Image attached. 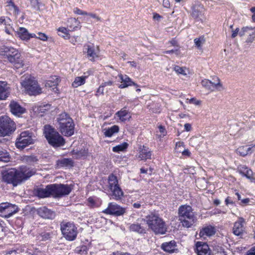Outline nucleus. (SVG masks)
I'll return each instance as SVG.
<instances>
[{
	"label": "nucleus",
	"instance_id": "42",
	"mask_svg": "<svg viewBox=\"0 0 255 255\" xmlns=\"http://www.w3.org/2000/svg\"><path fill=\"white\" fill-rule=\"evenodd\" d=\"M194 41L196 46L198 49H201L203 44L205 42V39L203 36H201L198 38H195Z\"/></svg>",
	"mask_w": 255,
	"mask_h": 255
},
{
	"label": "nucleus",
	"instance_id": "31",
	"mask_svg": "<svg viewBox=\"0 0 255 255\" xmlns=\"http://www.w3.org/2000/svg\"><path fill=\"white\" fill-rule=\"evenodd\" d=\"M53 235L52 231H43L39 233L36 237L39 241H46L50 240Z\"/></svg>",
	"mask_w": 255,
	"mask_h": 255
},
{
	"label": "nucleus",
	"instance_id": "43",
	"mask_svg": "<svg viewBox=\"0 0 255 255\" xmlns=\"http://www.w3.org/2000/svg\"><path fill=\"white\" fill-rule=\"evenodd\" d=\"M174 70L178 74H181L183 75H186L187 73L185 71V68L184 67H181L179 66L176 65L174 67Z\"/></svg>",
	"mask_w": 255,
	"mask_h": 255
},
{
	"label": "nucleus",
	"instance_id": "9",
	"mask_svg": "<svg viewBox=\"0 0 255 255\" xmlns=\"http://www.w3.org/2000/svg\"><path fill=\"white\" fill-rule=\"evenodd\" d=\"M108 183L113 199L116 200H121L124 196V192L118 184L117 177L113 174H110L108 177Z\"/></svg>",
	"mask_w": 255,
	"mask_h": 255
},
{
	"label": "nucleus",
	"instance_id": "48",
	"mask_svg": "<svg viewBox=\"0 0 255 255\" xmlns=\"http://www.w3.org/2000/svg\"><path fill=\"white\" fill-rule=\"evenodd\" d=\"M74 12L78 14V15H84L85 14H88V12L85 11H83L81 9H80L79 8L76 7L74 9Z\"/></svg>",
	"mask_w": 255,
	"mask_h": 255
},
{
	"label": "nucleus",
	"instance_id": "37",
	"mask_svg": "<svg viewBox=\"0 0 255 255\" xmlns=\"http://www.w3.org/2000/svg\"><path fill=\"white\" fill-rule=\"evenodd\" d=\"M10 159L9 153L4 149H0V161L7 162L10 160Z\"/></svg>",
	"mask_w": 255,
	"mask_h": 255
},
{
	"label": "nucleus",
	"instance_id": "4",
	"mask_svg": "<svg viewBox=\"0 0 255 255\" xmlns=\"http://www.w3.org/2000/svg\"><path fill=\"white\" fill-rule=\"evenodd\" d=\"M44 133L48 143L52 147H58L64 145L65 139L51 126L45 125Z\"/></svg>",
	"mask_w": 255,
	"mask_h": 255
},
{
	"label": "nucleus",
	"instance_id": "58",
	"mask_svg": "<svg viewBox=\"0 0 255 255\" xmlns=\"http://www.w3.org/2000/svg\"><path fill=\"white\" fill-rule=\"evenodd\" d=\"M0 23L1 24H3L4 25H6L8 22L6 21V20H5V17L4 16H1L0 17Z\"/></svg>",
	"mask_w": 255,
	"mask_h": 255
},
{
	"label": "nucleus",
	"instance_id": "40",
	"mask_svg": "<svg viewBox=\"0 0 255 255\" xmlns=\"http://www.w3.org/2000/svg\"><path fill=\"white\" fill-rule=\"evenodd\" d=\"M128 143L124 142L121 144H119L113 147V151L115 152H119L125 150L128 147Z\"/></svg>",
	"mask_w": 255,
	"mask_h": 255
},
{
	"label": "nucleus",
	"instance_id": "17",
	"mask_svg": "<svg viewBox=\"0 0 255 255\" xmlns=\"http://www.w3.org/2000/svg\"><path fill=\"white\" fill-rule=\"evenodd\" d=\"M245 220L243 217H239L235 222L233 228V234L237 236L243 235L245 231Z\"/></svg>",
	"mask_w": 255,
	"mask_h": 255
},
{
	"label": "nucleus",
	"instance_id": "45",
	"mask_svg": "<svg viewBox=\"0 0 255 255\" xmlns=\"http://www.w3.org/2000/svg\"><path fill=\"white\" fill-rule=\"evenodd\" d=\"M72 154L76 158L79 159L84 156V152L82 151L73 150Z\"/></svg>",
	"mask_w": 255,
	"mask_h": 255
},
{
	"label": "nucleus",
	"instance_id": "46",
	"mask_svg": "<svg viewBox=\"0 0 255 255\" xmlns=\"http://www.w3.org/2000/svg\"><path fill=\"white\" fill-rule=\"evenodd\" d=\"M37 34L38 35L37 36L38 39H39L44 41H46L47 40V36L45 33L42 32H38Z\"/></svg>",
	"mask_w": 255,
	"mask_h": 255
},
{
	"label": "nucleus",
	"instance_id": "12",
	"mask_svg": "<svg viewBox=\"0 0 255 255\" xmlns=\"http://www.w3.org/2000/svg\"><path fill=\"white\" fill-rule=\"evenodd\" d=\"M32 132L29 131L22 132L17 138L15 145L19 149H23L29 144L34 143V139L32 137Z\"/></svg>",
	"mask_w": 255,
	"mask_h": 255
},
{
	"label": "nucleus",
	"instance_id": "55",
	"mask_svg": "<svg viewBox=\"0 0 255 255\" xmlns=\"http://www.w3.org/2000/svg\"><path fill=\"white\" fill-rule=\"evenodd\" d=\"M182 153L183 155H185V156H190L191 155V152L188 149H184L182 152Z\"/></svg>",
	"mask_w": 255,
	"mask_h": 255
},
{
	"label": "nucleus",
	"instance_id": "59",
	"mask_svg": "<svg viewBox=\"0 0 255 255\" xmlns=\"http://www.w3.org/2000/svg\"><path fill=\"white\" fill-rule=\"evenodd\" d=\"M191 125L190 124L187 123L184 125V128L186 131H189L191 130Z\"/></svg>",
	"mask_w": 255,
	"mask_h": 255
},
{
	"label": "nucleus",
	"instance_id": "7",
	"mask_svg": "<svg viewBox=\"0 0 255 255\" xmlns=\"http://www.w3.org/2000/svg\"><path fill=\"white\" fill-rule=\"evenodd\" d=\"M4 52L8 61L12 63L15 68L19 69L23 66V59L17 49L12 47H5Z\"/></svg>",
	"mask_w": 255,
	"mask_h": 255
},
{
	"label": "nucleus",
	"instance_id": "6",
	"mask_svg": "<svg viewBox=\"0 0 255 255\" xmlns=\"http://www.w3.org/2000/svg\"><path fill=\"white\" fill-rule=\"evenodd\" d=\"M179 219L183 227H191L194 223L195 217L192 208L187 205H181L178 209Z\"/></svg>",
	"mask_w": 255,
	"mask_h": 255
},
{
	"label": "nucleus",
	"instance_id": "51",
	"mask_svg": "<svg viewBox=\"0 0 255 255\" xmlns=\"http://www.w3.org/2000/svg\"><path fill=\"white\" fill-rule=\"evenodd\" d=\"M225 204L227 206L229 205V204L231 205H234L235 202L233 201L232 199V198L231 197H227L225 199Z\"/></svg>",
	"mask_w": 255,
	"mask_h": 255
},
{
	"label": "nucleus",
	"instance_id": "29",
	"mask_svg": "<svg viewBox=\"0 0 255 255\" xmlns=\"http://www.w3.org/2000/svg\"><path fill=\"white\" fill-rule=\"evenodd\" d=\"M216 233L215 228L212 226H208L203 228L200 232L199 235L201 237L205 236H211L214 235Z\"/></svg>",
	"mask_w": 255,
	"mask_h": 255
},
{
	"label": "nucleus",
	"instance_id": "33",
	"mask_svg": "<svg viewBox=\"0 0 255 255\" xmlns=\"http://www.w3.org/2000/svg\"><path fill=\"white\" fill-rule=\"evenodd\" d=\"M59 81V79L57 76H55L47 81L45 86L47 87L52 88L54 90L55 89L57 90V86L58 85Z\"/></svg>",
	"mask_w": 255,
	"mask_h": 255
},
{
	"label": "nucleus",
	"instance_id": "26",
	"mask_svg": "<svg viewBox=\"0 0 255 255\" xmlns=\"http://www.w3.org/2000/svg\"><path fill=\"white\" fill-rule=\"evenodd\" d=\"M151 151L148 147L143 145L139 148L138 157L140 158L141 160H144L151 159Z\"/></svg>",
	"mask_w": 255,
	"mask_h": 255
},
{
	"label": "nucleus",
	"instance_id": "28",
	"mask_svg": "<svg viewBox=\"0 0 255 255\" xmlns=\"http://www.w3.org/2000/svg\"><path fill=\"white\" fill-rule=\"evenodd\" d=\"M252 148H250V145L240 146L236 149V152L240 156L245 157L248 155L252 154Z\"/></svg>",
	"mask_w": 255,
	"mask_h": 255
},
{
	"label": "nucleus",
	"instance_id": "52",
	"mask_svg": "<svg viewBox=\"0 0 255 255\" xmlns=\"http://www.w3.org/2000/svg\"><path fill=\"white\" fill-rule=\"evenodd\" d=\"M247 255H255V247H252L247 253Z\"/></svg>",
	"mask_w": 255,
	"mask_h": 255
},
{
	"label": "nucleus",
	"instance_id": "38",
	"mask_svg": "<svg viewBox=\"0 0 255 255\" xmlns=\"http://www.w3.org/2000/svg\"><path fill=\"white\" fill-rule=\"evenodd\" d=\"M86 78V76L76 77L74 82L72 83V86L74 88H77L84 85L85 83Z\"/></svg>",
	"mask_w": 255,
	"mask_h": 255
},
{
	"label": "nucleus",
	"instance_id": "60",
	"mask_svg": "<svg viewBox=\"0 0 255 255\" xmlns=\"http://www.w3.org/2000/svg\"><path fill=\"white\" fill-rule=\"evenodd\" d=\"M86 15H89L90 16V17H92V18H95V19H97L98 20H99L100 19V18L95 13H88V14H86Z\"/></svg>",
	"mask_w": 255,
	"mask_h": 255
},
{
	"label": "nucleus",
	"instance_id": "25",
	"mask_svg": "<svg viewBox=\"0 0 255 255\" xmlns=\"http://www.w3.org/2000/svg\"><path fill=\"white\" fill-rule=\"evenodd\" d=\"M115 115L118 117L122 122H126L129 121L131 118L130 113L127 110V107H125L121 110L116 113Z\"/></svg>",
	"mask_w": 255,
	"mask_h": 255
},
{
	"label": "nucleus",
	"instance_id": "5",
	"mask_svg": "<svg viewBox=\"0 0 255 255\" xmlns=\"http://www.w3.org/2000/svg\"><path fill=\"white\" fill-rule=\"evenodd\" d=\"M22 86L27 94L30 96H36L42 93V89L37 81L29 75H24L21 78Z\"/></svg>",
	"mask_w": 255,
	"mask_h": 255
},
{
	"label": "nucleus",
	"instance_id": "39",
	"mask_svg": "<svg viewBox=\"0 0 255 255\" xmlns=\"http://www.w3.org/2000/svg\"><path fill=\"white\" fill-rule=\"evenodd\" d=\"M22 160L30 165H33L38 161V159L34 155L25 156L23 157Z\"/></svg>",
	"mask_w": 255,
	"mask_h": 255
},
{
	"label": "nucleus",
	"instance_id": "63",
	"mask_svg": "<svg viewBox=\"0 0 255 255\" xmlns=\"http://www.w3.org/2000/svg\"><path fill=\"white\" fill-rule=\"evenodd\" d=\"M158 128H159V131L161 132V133H164L165 132H166V130H165V128H164V127H163L162 126L160 125L158 127Z\"/></svg>",
	"mask_w": 255,
	"mask_h": 255
},
{
	"label": "nucleus",
	"instance_id": "64",
	"mask_svg": "<svg viewBox=\"0 0 255 255\" xmlns=\"http://www.w3.org/2000/svg\"><path fill=\"white\" fill-rule=\"evenodd\" d=\"M161 18V16L159 14L155 13L153 15L154 19L159 20Z\"/></svg>",
	"mask_w": 255,
	"mask_h": 255
},
{
	"label": "nucleus",
	"instance_id": "41",
	"mask_svg": "<svg viewBox=\"0 0 255 255\" xmlns=\"http://www.w3.org/2000/svg\"><path fill=\"white\" fill-rule=\"evenodd\" d=\"M58 31L60 33L58 35L63 37L65 39H68L69 38V34L68 33V30L65 27H61L58 29Z\"/></svg>",
	"mask_w": 255,
	"mask_h": 255
},
{
	"label": "nucleus",
	"instance_id": "32",
	"mask_svg": "<svg viewBox=\"0 0 255 255\" xmlns=\"http://www.w3.org/2000/svg\"><path fill=\"white\" fill-rule=\"evenodd\" d=\"M119 127L117 125H114L111 128H105L104 135L106 137H110L112 136L115 133H118L119 131Z\"/></svg>",
	"mask_w": 255,
	"mask_h": 255
},
{
	"label": "nucleus",
	"instance_id": "57",
	"mask_svg": "<svg viewBox=\"0 0 255 255\" xmlns=\"http://www.w3.org/2000/svg\"><path fill=\"white\" fill-rule=\"evenodd\" d=\"M113 84V82L112 81H108L107 82H105L104 83H102V85L104 87L108 86H111Z\"/></svg>",
	"mask_w": 255,
	"mask_h": 255
},
{
	"label": "nucleus",
	"instance_id": "27",
	"mask_svg": "<svg viewBox=\"0 0 255 255\" xmlns=\"http://www.w3.org/2000/svg\"><path fill=\"white\" fill-rule=\"evenodd\" d=\"M9 95V91L7 83L0 81V100H5Z\"/></svg>",
	"mask_w": 255,
	"mask_h": 255
},
{
	"label": "nucleus",
	"instance_id": "30",
	"mask_svg": "<svg viewBox=\"0 0 255 255\" xmlns=\"http://www.w3.org/2000/svg\"><path fill=\"white\" fill-rule=\"evenodd\" d=\"M203 8L199 5H196L192 7L191 15L195 19L202 20Z\"/></svg>",
	"mask_w": 255,
	"mask_h": 255
},
{
	"label": "nucleus",
	"instance_id": "61",
	"mask_svg": "<svg viewBox=\"0 0 255 255\" xmlns=\"http://www.w3.org/2000/svg\"><path fill=\"white\" fill-rule=\"evenodd\" d=\"M104 87L102 85L101 86H100L99 87V88L98 89V90L97 91V93L101 94H103V93H104Z\"/></svg>",
	"mask_w": 255,
	"mask_h": 255
},
{
	"label": "nucleus",
	"instance_id": "62",
	"mask_svg": "<svg viewBox=\"0 0 255 255\" xmlns=\"http://www.w3.org/2000/svg\"><path fill=\"white\" fill-rule=\"evenodd\" d=\"M133 207L136 209H139L141 207V204L139 202H136L133 204Z\"/></svg>",
	"mask_w": 255,
	"mask_h": 255
},
{
	"label": "nucleus",
	"instance_id": "8",
	"mask_svg": "<svg viewBox=\"0 0 255 255\" xmlns=\"http://www.w3.org/2000/svg\"><path fill=\"white\" fill-rule=\"evenodd\" d=\"M60 228L63 237L68 241H74L77 236V228L72 222H63Z\"/></svg>",
	"mask_w": 255,
	"mask_h": 255
},
{
	"label": "nucleus",
	"instance_id": "50",
	"mask_svg": "<svg viewBox=\"0 0 255 255\" xmlns=\"http://www.w3.org/2000/svg\"><path fill=\"white\" fill-rule=\"evenodd\" d=\"M30 2L31 5L32 7L35 8L39 7V1L38 0H29Z\"/></svg>",
	"mask_w": 255,
	"mask_h": 255
},
{
	"label": "nucleus",
	"instance_id": "1",
	"mask_svg": "<svg viewBox=\"0 0 255 255\" xmlns=\"http://www.w3.org/2000/svg\"><path fill=\"white\" fill-rule=\"evenodd\" d=\"M35 173L34 169L26 166H21L19 170L11 168L4 170L2 173V177L3 181L15 187L27 180Z\"/></svg>",
	"mask_w": 255,
	"mask_h": 255
},
{
	"label": "nucleus",
	"instance_id": "22",
	"mask_svg": "<svg viewBox=\"0 0 255 255\" xmlns=\"http://www.w3.org/2000/svg\"><path fill=\"white\" fill-rule=\"evenodd\" d=\"M35 195L40 198L52 196L51 184L47 185L45 188H38L35 191Z\"/></svg>",
	"mask_w": 255,
	"mask_h": 255
},
{
	"label": "nucleus",
	"instance_id": "21",
	"mask_svg": "<svg viewBox=\"0 0 255 255\" xmlns=\"http://www.w3.org/2000/svg\"><path fill=\"white\" fill-rule=\"evenodd\" d=\"M118 76L120 79L121 82L122 83V84L119 86V88L124 89L132 85L135 86L136 87H138V85L133 82L131 79L130 78L128 75H122L121 74Z\"/></svg>",
	"mask_w": 255,
	"mask_h": 255
},
{
	"label": "nucleus",
	"instance_id": "13",
	"mask_svg": "<svg viewBox=\"0 0 255 255\" xmlns=\"http://www.w3.org/2000/svg\"><path fill=\"white\" fill-rule=\"evenodd\" d=\"M18 208L15 204L8 202H3L0 204V216L8 218L13 214L18 212Z\"/></svg>",
	"mask_w": 255,
	"mask_h": 255
},
{
	"label": "nucleus",
	"instance_id": "36",
	"mask_svg": "<svg viewBox=\"0 0 255 255\" xmlns=\"http://www.w3.org/2000/svg\"><path fill=\"white\" fill-rule=\"evenodd\" d=\"M239 173L244 176L246 177L248 179L250 178L253 175V171L251 169H249L246 166H242L239 168Z\"/></svg>",
	"mask_w": 255,
	"mask_h": 255
},
{
	"label": "nucleus",
	"instance_id": "54",
	"mask_svg": "<svg viewBox=\"0 0 255 255\" xmlns=\"http://www.w3.org/2000/svg\"><path fill=\"white\" fill-rule=\"evenodd\" d=\"M163 5L165 8H169L170 7V2L169 0H163Z\"/></svg>",
	"mask_w": 255,
	"mask_h": 255
},
{
	"label": "nucleus",
	"instance_id": "56",
	"mask_svg": "<svg viewBox=\"0 0 255 255\" xmlns=\"http://www.w3.org/2000/svg\"><path fill=\"white\" fill-rule=\"evenodd\" d=\"M249 202H250V199L249 198H245L244 199H242L240 205H246L248 203H249Z\"/></svg>",
	"mask_w": 255,
	"mask_h": 255
},
{
	"label": "nucleus",
	"instance_id": "3",
	"mask_svg": "<svg viewBox=\"0 0 255 255\" xmlns=\"http://www.w3.org/2000/svg\"><path fill=\"white\" fill-rule=\"evenodd\" d=\"M145 221L148 228L155 235H164L167 232V225L158 214H150L146 216Z\"/></svg>",
	"mask_w": 255,
	"mask_h": 255
},
{
	"label": "nucleus",
	"instance_id": "44",
	"mask_svg": "<svg viewBox=\"0 0 255 255\" xmlns=\"http://www.w3.org/2000/svg\"><path fill=\"white\" fill-rule=\"evenodd\" d=\"M6 2L8 3V6H11L14 11L15 14H18L19 12L18 7L14 4L12 0H7Z\"/></svg>",
	"mask_w": 255,
	"mask_h": 255
},
{
	"label": "nucleus",
	"instance_id": "35",
	"mask_svg": "<svg viewBox=\"0 0 255 255\" xmlns=\"http://www.w3.org/2000/svg\"><path fill=\"white\" fill-rule=\"evenodd\" d=\"M57 165L60 167L73 166V162L70 158H63L56 161Z\"/></svg>",
	"mask_w": 255,
	"mask_h": 255
},
{
	"label": "nucleus",
	"instance_id": "34",
	"mask_svg": "<svg viewBox=\"0 0 255 255\" xmlns=\"http://www.w3.org/2000/svg\"><path fill=\"white\" fill-rule=\"evenodd\" d=\"M17 34L21 40L25 41L29 40V32L25 28L19 27Z\"/></svg>",
	"mask_w": 255,
	"mask_h": 255
},
{
	"label": "nucleus",
	"instance_id": "15",
	"mask_svg": "<svg viewBox=\"0 0 255 255\" xmlns=\"http://www.w3.org/2000/svg\"><path fill=\"white\" fill-rule=\"evenodd\" d=\"M126 209L116 203L111 202L108 204L106 209L103 211V213L107 214L118 217L123 215L126 213Z\"/></svg>",
	"mask_w": 255,
	"mask_h": 255
},
{
	"label": "nucleus",
	"instance_id": "23",
	"mask_svg": "<svg viewBox=\"0 0 255 255\" xmlns=\"http://www.w3.org/2000/svg\"><path fill=\"white\" fill-rule=\"evenodd\" d=\"M161 248L164 252L168 253H173L177 251V244L174 240L164 242L161 245Z\"/></svg>",
	"mask_w": 255,
	"mask_h": 255
},
{
	"label": "nucleus",
	"instance_id": "2",
	"mask_svg": "<svg viewBox=\"0 0 255 255\" xmlns=\"http://www.w3.org/2000/svg\"><path fill=\"white\" fill-rule=\"evenodd\" d=\"M56 121L57 128L62 134L68 137L74 134L75 124L69 114L65 112L59 114Z\"/></svg>",
	"mask_w": 255,
	"mask_h": 255
},
{
	"label": "nucleus",
	"instance_id": "14",
	"mask_svg": "<svg viewBox=\"0 0 255 255\" xmlns=\"http://www.w3.org/2000/svg\"><path fill=\"white\" fill-rule=\"evenodd\" d=\"M83 52L90 61L94 62L99 57V49L93 44H86L83 47Z\"/></svg>",
	"mask_w": 255,
	"mask_h": 255
},
{
	"label": "nucleus",
	"instance_id": "20",
	"mask_svg": "<svg viewBox=\"0 0 255 255\" xmlns=\"http://www.w3.org/2000/svg\"><path fill=\"white\" fill-rule=\"evenodd\" d=\"M196 252L198 255H211L209 246L202 242H197L196 244Z\"/></svg>",
	"mask_w": 255,
	"mask_h": 255
},
{
	"label": "nucleus",
	"instance_id": "19",
	"mask_svg": "<svg viewBox=\"0 0 255 255\" xmlns=\"http://www.w3.org/2000/svg\"><path fill=\"white\" fill-rule=\"evenodd\" d=\"M9 107L11 113L16 116L19 117L25 112V108L14 101H11Z\"/></svg>",
	"mask_w": 255,
	"mask_h": 255
},
{
	"label": "nucleus",
	"instance_id": "53",
	"mask_svg": "<svg viewBox=\"0 0 255 255\" xmlns=\"http://www.w3.org/2000/svg\"><path fill=\"white\" fill-rule=\"evenodd\" d=\"M88 202L89 203V206H90L92 207H94V205L95 204V202L94 200L92 198L89 197L88 199Z\"/></svg>",
	"mask_w": 255,
	"mask_h": 255
},
{
	"label": "nucleus",
	"instance_id": "16",
	"mask_svg": "<svg viewBox=\"0 0 255 255\" xmlns=\"http://www.w3.org/2000/svg\"><path fill=\"white\" fill-rule=\"evenodd\" d=\"M146 224L145 218L138 219L137 222L130 225L129 230L139 234H144L146 233Z\"/></svg>",
	"mask_w": 255,
	"mask_h": 255
},
{
	"label": "nucleus",
	"instance_id": "24",
	"mask_svg": "<svg viewBox=\"0 0 255 255\" xmlns=\"http://www.w3.org/2000/svg\"><path fill=\"white\" fill-rule=\"evenodd\" d=\"M217 82H211L210 80L205 79L202 80L201 84L203 86L207 88L209 90H213L214 88L219 89V88L222 87V85L220 82V80L218 77L216 78Z\"/></svg>",
	"mask_w": 255,
	"mask_h": 255
},
{
	"label": "nucleus",
	"instance_id": "18",
	"mask_svg": "<svg viewBox=\"0 0 255 255\" xmlns=\"http://www.w3.org/2000/svg\"><path fill=\"white\" fill-rule=\"evenodd\" d=\"M37 213L41 217L46 219L52 220L53 219L55 216V212L45 206L38 208Z\"/></svg>",
	"mask_w": 255,
	"mask_h": 255
},
{
	"label": "nucleus",
	"instance_id": "11",
	"mask_svg": "<svg viewBox=\"0 0 255 255\" xmlns=\"http://www.w3.org/2000/svg\"><path fill=\"white\" fill-rule=\"evenodd\" d=\"M52 197L60 198L69 195L71 192L73 185L63 184H51Z\"/></svg>",
	"mask_w": 255,
	"mask_h": 255
},
{
	"label": "nucleus",
	"instance_id": "10",
	"mask_svg": "<svg viewBox=\"0 0 255 255\" xmlns=\"http://www.w3.org/2000/svg\"><path fill=\"white\" fill-rule=\"evenodd\" d=\"M16 129L14 122L8 116L0 117V135L5 136L11 133Z\"/></svg>",
	"mask_w": 255,
	"mask_h": 255
},
{
	"label": "nucleus",
	"instance_id": "47",
	"mask_svg": "<svg viewBox=\"0 0 255 255\" xmlns=\"http://www.w3.org/2000/svg\"><path fill=\"white\" fill-rule=\"evenodd\" d=\"M233 25H231L230 26V28H232V38H235L238 34H239V28L237 27L235 30L233 29Z\"/></svg>",
	"mask_w": 255,
	"mask_h": 255
},
{
	"label": "nucleus",
	"instance_id": "49",
	"mask_svg": "<svg viewBox=\"0 0 255 255\" xmlns=\"http://www.w3.org/2000/svg\"><path fill=\"white\" fill-rule=\"evenodd\" d=\"M165 54H171V53H175L176 55H178L179 53V49L176 48L170 50H167L164 52Z\"/></svg>",
	"mask_w": 255,
	"mask_h": 255
}]
</instances>
